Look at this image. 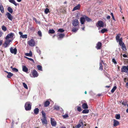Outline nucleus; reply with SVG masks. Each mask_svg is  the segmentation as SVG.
I'll return each mask as SVG.
<instances>
[{
  "instance_id": "1",
  "label": "nucleus",
  "mask_w": 128,
  "mask_h": 128,
  "mask_svg": "<svg viewBox=\"0 0 128 128\" xmlns=\"http://www.w3.org/2000/svg\"><path fill=\"white\" fill-rule=\"evenodd\" d=\"M32 105L30 102H26L25 104L24 107L26 111L30 110L31 109Z\"/></svg>"
},
{
  "instance_id": "2",
  "label": "nucleus",
  "mask_w": 128,
  "mask_h": 128,
  "mask_svg": "<svg viewBox=\"0 0 128 128\" xmlns=\"http://www.w3.org/2000/svg\"><path fill=\"white\" fill-rule=\"evenodd\" d=\"M28 44L30 46H33L35 45V43L33 39H31L28 42Z\"/></svg>"
},
{
  "instance_id": "3",
  "label": "nucleus",
  "mask_w": 128,
  "mask_h": 128,
  "mask_svg": "<svg viewBox=\"0 0 128 128\" xmlns=\"http://www.w3.org/2000/svg\"><path fill=\"white\" fill-rule=\"evenodd\" d=\"M79 22L77 19H75L72 21V25L74 26H76L79 24Z\"/></svg>"
},
{
  "instance_id": "4",
  "label": "nucleus",
  "mask_w": 128,
  "mask_h": 128,
  "mask_svg": "<svg viewBox=\"0 0 128 128\" xmlns=\"http://www.w3.org/2000/svg\"><path fill=\"white\" fill-rule=\"evenodd\" d=\"M97 27H103L104 26V22L101 20L98 21L96 24Z\"/></svg>"
},
{
  "instance_id": "5",
  "label": "nucleus",
  "mask_w": 128,
  "mask_h": 128,
  "mask_svg": "<svg viewBox=\"0 0 128 128\" xmlns=\"http://www.w3.org/2000/svg\"><path fill=\"white\" fill-rule=\"evenodd\" d=\"M121 71L122 72H128V66H123L121 68Z\"/></svg>"
},
{
  "instance_id": "6",
  "label": "nucleus",
  "mask_w": 128,
  "mask_h": 128,
  "mask_svg": "<svg viewBox=\"0 0 128 128\" xmlns=\"http://www.w3.org/2000/svg\"><path fill=\"white\" fill-rule=\"evenodd\" d=\"M102 46V43L100 42H98L96 44L95 47L97 50H100Z\"/></svg>"
},
{
  "instance_id": "7",
  "label": "nucleus",
  "mask_w": 128,
  "mask_h": 128,
  "mask_svg": "<svg viewBox=\"0 0 128 128\" xmlns=\"http://www.w3.org/2000/svg\"><path fill=\"white\" fill-rule=\"evenodd\" d=\"M32 74L34 78L37 77L38 76V73L36 70H34L32 72Z\"/></svg>"
},
{
  "instance_id": "8",
  "label": "nucleus",
  "mask_w": 128,
  "mask_h": 128,
  "mask_svg": "<svg viewBox=\"0 0 128 128\" xmlns=\"http://www.w3.org/2000/svg\"><path fill=\"white\" fill-rule=\"evenodd\" d=\"M10 52L12 54H14L15 55L16 54L17 50L16 48L13 49L11 47L10 49Z\"/></svg>"
},
{
  "instance_id": "9",
  "label": "nucleus",
  "mask_w": 128,
  "mask_h": 128,
  "mask_svg": "<svg viewBox=\"0 0 128 128\" xmlns=\"http://www.w3.org/2000/svg\"><path fill=\"white\" fill-rule=\"evenodd\" d=\"M50 122L52 126H56V123L54 118H51Z\"/></svg>"
},
{
  "instance_id": "10",
  "label": "nucleus",
  "mask_w": 128,
  "mask_h": 128,
  "mask_svg": "<svg viewBox=\"0 0 128 128\" xmlns=\"http://www.w3.org/2000/svg\"><path fill=\"white\" fill-rule=\"evenodd\" d=\"M6 15L7 16L9 20L12 21L13 18V16L10 13L8 12H7L6 14Z\"/></svg>"
},
{
  "instance_id": "11",
  "label": "nucleus",
  "mask_w": 128,
  "mask_h": 128,
  "mask_svg": "<svg viewBox=\"0 0 128 128\" xmlns=\"http://www.w3.org/2000/svg\"><path fill=\"white\" fill-rule=\"evenodd\" d=\"M14 35V34L13 33H10L8 34L6 37V40L9 38H12Z\"/></svg>"
},
{
  "instance_id": "12",
  "label": "nucleus",
  "mask_w": 128,
  "mask_h": 128,
  "mask_svg": "<svg viewBox=\"0 0 128 128\" xmlns=\"http://www.w3.org/2000/svg\"><path fill=\"white\" fill-rule=\"evenodd\" d=\"M11 40H6L5 42L4 45V47H7L8 45L9 44L10 42H11Z\"/></svg>"
},
{
  "instance_id": "13",
  "label": "nucleus",
  "mask_w": 128,
  "mask_h": 128,
  "mask_svg": "<svg viewBox=\"0 0 128 128\" xmlns=\"http://www.w3.org/2000/svg\"><path fill=\"white\" fill-rule=\"evenodd\" d=\"M113 120L114 121L113 126L114 127H116L119 125V122L118 121L115 119H114Z\"/></svg>"
},
{
  "instance_id": "14",
  "label": "nucleus",
  "mask_w": 128,
  "mask_h": 128,
  "mask_svg": "<svg viewBox=\"0 0 128 128\" xmlns=\"http://www.w3.org/2000/svg\"><path fill=\"white\" fill-rule=\"evenodd\" d=\"M41 120L43 124H47V121L46 120V118H42Z\"/></svg>"
},
{
  "instance_id": "15",
  "label": "nucleus",
  "mask_w": 128,
  "mask_h": 128,
  "mask_svg": "<svg viewBox=\"0 0 128 128\" xmlns=\"http://www.w3.org/2000/svg\"><path fill=\"white\" fill-rule=\"evenodd\" d=\"M58 40H60L62 38H63L65 36L64 34H59L58 35Z\"/></svg>"
},
{
  "instance_id": "16",
  "label": "nucleus",
  "mask_w": 128,
  "mask_h": 128,
  "mask_svg": "<svg viewBox=\"0 0 128 128\" xmlns=\"http://www.w3.org/2000/svg\"><path fill=\"white\" fill-rule=\"evenodd\" d=\"M22 71L26 73H28L27 72L28 71V69L25 66H22Z\"/></svg>"
},
{
  "instance_id": "17",
  "label": "nucleus",
  "mask_w": 128,
  "mask_h": 128,
  "mask_svg": "<svg viewBox=\"0 0 128 128\" xmlns=\"http://www.w3.org/2000/svg\"><path fill=\"white\" fill-rule=\"evenodd\" d=\"M82 107L84 109H87L88 108V106L86 103H83L82 105Z\"/></svg>"
},
{
  "instance_id": "18",
  "label": "nucleus",
  "mask_w": 128,
  "mask_h": 128,
  "mask_svg": "<svg viewBox=\"0 0 128 128\" xmlns=\"http://www.w3.org/2000/svg\"><path fill=\"white\" fill-rule=\"evenodd\" d=\"M85 18L83 17H82L80 18V21L81 24H84V22H85Z\"/></svg>"
},
{
  "instance_id": "19",
  "label": "nucleus",
  "mask_w": 128,
  "mask_h": 128,
  "mask_svg": "<svg viewBox=\"0 0 128 128\" xmlns=\"http://www.w3.org/2000/svg\"><path fill=\"white\" fill-rule=\"evenodd\" d=\"M80 4H79L77 6H75L73 9L72 11H74L76 10H78L80 9Z\"/></svg>"
},
{
  "instance_id": "20",
  "label": "nucleus",
  "mask_w": 128,
  "mask_h": 128,
  "mask_svg": "<svg viewBox=\"0 0 128 128\" xmlns=\"http://www.w3.org/2000/svg\"><path fill=\"white\" fill-rule=\"evenodd\" d=\"M50 104V102L48 100H46V102H45L44 104V107H46L48 106Z\"/></svg>"
},
{
  "instance_id": "21",
  "label": "nucleus",
  "mask_w": 128,
  "mask_h": 128,
  "mask_svg": "<svg viewBox=\"0 0 128 128\" xmlns=\"http://www.w3.org/2000/svg\"><path fill=\"white\" fill-rule=\"evenodd\" d=\"M84 17L85 18V19L87 22H89L92 21V20L91 19L88 18V16H85Z\"/></svg>"
},
{
  "instance_id": "22",
  "label": "nucleus",
  "mask_w": 128,
  "mask_h": 128,
  "mask_svg": "<svg viewBox=\"0 0 128 128\" xmlns=\"http://www.w3.org/2000/svg\"><path fill=\"white\" fill-rule=\"evenodd\" d=\"M34 112L36 114H37L39 112V109L38 108H36L34 110Z\"/></svg>"
},
{
  "instance_id": "23",
  "label": "nucleus",
  "mask_w": 128,
  "mask_h": 128,
  "mask_svg": "<svg viewBox=\"0 0 128 128\" xmlns=\"http://www.w3.org/2000/svg\"><path fill=\"white\" fill-rule=\"evenodd\" d=\"M122 48V50L125 52L126 50V46L124 43H123L122 45L121 46Z\"/></svg>"
},
{
  "instance_id": "24",
  "label": "nucleus",
  "mask_w": 128,
  "mask_h": 128,
  "mask_svg": "<svg viewBox=\"0 0 128 128\" xmlns=\"http://www.w3.org/2000/svg\"><path fill=\"white\" fill-rule=\"evenodd\" d=\"M121 34H118L117 35L116 37V40L117 42H118V41L119 40L120 38V37L121 36Z\"/></svg>"
},
{
  "instance_id": "25",
  "label": "nucleus",
  "mask_w": 128,
  "mask_h": 128,
  "mask_svg": "<svg viewBox=\"0 0 128 128\" xmlns=\"http://www.w3.org/2000/svg\"><path fill=\"white\" fill-rule=\"evenodd\" d=\"M9 1L10 2L16 6L18 5V4L14 0H9Z\"/></svg>"
},
{
  "instance_id": "26",
  "label": "nucleus",
  "mask_w": 128,
  "mask_h": 128,
  "mask_svg": "<svg viewBox=\"0 0 128 128\" xmlns=\"http://www.w3.org/2000/svg\"><path fill=\"white\" fill-rule=\"evenodd\" d=\"M78 30V28L77 27H74L72 28V31L73 32H76Z\"/></svg>"
},
{
  "instance_id": "27",
  "label": "nucleus",
  "mask_w": 128,
  "mask_h": 128,
  "mask_svg": "<svg viewBox=\"0 0 128 128\" xmlns=\"http://www.w3.org/2000/svg\"><path fill=\"white\" fill-rule=\"evenodd\" d=\"M0 10L1 12L2 13H3L4 12V8L2 5L1 4H0Z\"/></svg>"
},
{
  "instance_id": "28",
  "label": "nucleus",
  "mask_w": 128,
  "mask_h": 128,
  "mask_svg": "<svg viewBox=\"0 0 128 128\" xmlns=\"http://www.w3.org/2000/svg\"><path fill=\"white\" fill-rule=\"evenodd\" d=\"M122 38H120L119 40L118 41L119 42V44L121 46H122V45L123 43H124L122 41Z\"/></svg>"
},
{
  "instance_id": "29",
  "label": "nucleus",
  "mask_w": 128,
  "mask_h": 128,
  "mask_svg": "<svg viewBox=\"0 0 128 128\" xmlns=\"http://www.w3.org/2000/svg\"><path fill=\"white\" fill-rule=\"evenodd\" d=\"M25 55L28 56L32 57V53L31 51H30V53H26L25 54Z\"/></svg>"
},
{
  "instance_id": "30",
  "label": "nucleus",
  "mask_w": 128,
  "mask_h": 128,
  "mask_svg": "<svg viewBox=\"0 0 128 128\" xmlns=\"http://www.w3.org/2000/svg\"><path fill=\"white\" fill-rule=\"evenodd\" d=\"M13 76V74L10 72L8 73V75H7V77L8 78H10L11 77Z\"/></svg>"
},
{
  "instance_id": "31",
  "label": "nucleus",
  "mask_w": 128,
  "mask_h": 128,
  "mask_svg": "<svg viewBox=\"0 0 128 128\" xmlns=\"http://www.w3.org/2000/svg\"><path fill=\"white\" fill-rule=\"evenodd\" d=\"M8 10L10 13L12 14L13 12V10L10 7H8Z\"/></svg>"
},
{
  "instance_id": "32",
  "label": "nucleus",
  "mask_w": 128,
  "mask_h": 128,
  "mask_svg": "<svg viewBox=\"0 0 128 128\" xmlns=\"http://www.w3.org/2000/svg\"><path fill=\"white\" fill-rule=\"evenodd\" d=\"M42 118H46V113L43 111L42 110Z\"/></svg>"
},
{
  "instance_id": "33",
  "label": "nucleus",
  "mask_w": 128,
  "mask_h": 128,
  "mask_svg": "<svg viewBox=\"0 0 128 128\" xmlns=\"http://www.w3.org/2000/svg\"><path fill=\"white\" fill-rule=\"evenodd\" d=\"M89 112V110H88L84 109L83 110L82 113L84 114H87Z\"/></svg>"
},
{
  "instance_id": "34",
  "label": "nucleus",
  "mask_w": 128,
  "mask_h": 128,
  "mask_svg": "<svg viewBox=\"0 0 128 128\" xmlns=\"http://www.w3.org/2000/svg\"><path fill=\"white\" fill-rule=\"evenodd\" d=\"M102 63V62H100L99 63L100 67L99 69V70H102L103 69Z\"/></svg>"
},
{
  "instance_id": "35",
  "label": "nucleus",
  "mask_w": 128,
  "mask_h": 128,
  "mask_svg": "<svg viewBox=\"0 0 128 128\" xmlns=\"http://www.w3.org/2000/svg\"><path fill=\"white\" fill-rule=\"evenodd\" d=\"M107 31V30L106 28H104L100 30V32L102 33L103 34L105 32Z\"/></svg>"
},
{
  "instance_id": "36",
  "label": "nucleus",
  "mask_w": 128,
  "mask_h": 128,
  "mask_svg": "<svg viewBox=\"0 0 128 128\" xmlns=\"http://www.w3.org/2000/svg\"><path fill=\"white\" fill-rule=\"evenodd\" d=\"M44 12L45 14H47L48 12H50V10L48 8H46L44 10Z\"/></svg>"
},
{
  "instance_id": "37",
  "label": "nucleus",
  "mask_w": 128,
  "mask_h": 128,
  "mask_svg": "<svg viewBox=\"0 0 128 128\" xmlns=\"http://www.w3.org/2000/svg\"><path fill=\"white\" fill-rule=\"evenodd\" d=\"M115 118L117 119H119L120 118V114H116L115 116Z\"/></svg>"
},
{
  "instance_id": "38",
  "label": "nucleus",
  "mask_w": 128,
  "mask_h": 128,
  "mask_svg": "<svg viewBox=\"0 0 128 128\" xmlns=\"http://www.w3.org/2000/svg\"><path fill=\"white\" fill-rule=\"evenodd\" d=\"M117 88L116 87V86H114L113 88L111 90V92L113 93L115 90H116Z\"/></svg>"
},
{
  "instance_id": "39",
  "label": "nucleus",
  "mask_w": 128,
  "mask_h": 128,
  "mask_svg": "<svg viewBox=\"0 0 128 128\" xmlns=\"http://www.w3.org/2000/svg\"><path fill=\"white\" fill-rule=\"evenodd\" d=\"M2 29L4 31H6L7 30L6 27L4 26H3L2 27Z\"/></svg>"
},
{
  "instance_id": "40",
  "label": "nucleus",
  "mask_w": 128,
  "mask_h": 128,
  "mask_svg": "<svg viewBox=\"0 0 128 128\" xmlns=\"http://www.w3.org/2000/svg\"><path fill=\"white\" fill-rule=\"evenodd\" d=\"M37 68L38 69L40 70H42V66L40 65H38L37 66Z\"/></svg>"
},
{
  "instance_id": "41",
  "label": "nucleus",
  "mask_w": 128,
  "mask_h": 128,
  "mask_svg": "<svg viewBox=\"0 0 128 128\" xmlns=\"http://www.w3.org/2000/svg\"><path fill=\"white\" fill-rule=\"evenodd\" d=\"M55 32L53 29H50L49 30V33L50 34H53Z\"/></svg>"
},
{
  "instance_id": "42",
  "label": "nucleus",
  "mask_w": 128,
  "mask_h": 128,
  "mask_svg": "<svg viewBox=\"0 0 128 128\" xmlns=\"http://www.w3.org/2000/svg\"><path fill=\"white\" fill-rule=\"evenodd\" d=\"M104 73L105 76L106 77L108 78H109L110 77V75L108 74L106 72L104 71Z\"/></svg>"
},
{
  "instance_id": "43",
  "label": "nucleus",
  "mask_w": 128,
  "mask_h": 128,
  "mask_svg": "<svg viewBox=\"0 0 128 128\" xmlns=\"http://www.w3.org/2000/svg\"><path fill=\"white\" fill-rule=\"evenodd\" d=\"M64 31V30L62 28H60L58 29V32H63Z\"/></svg>"
},
{
  "instance_id": "44",
  "label": "nucleus",
  "mask_w": 128,
  "mask_h": 128,
  "mask_svg": "<svg viewBox=\"0 0 128 128\" xmlns=\"http://www.w3.org/2000/svg\"><path fill=\"white\" fill-rule=\"evenodd\" d=\"M54 109L57 110H59L60 109V107L59 106H55L54 107Z\"/></svg>"
},
{
  "instance_id": "45",
  "label": "nucleus",
  "mask_w": 128,
  "mask_h": 128,
  "mask_svg": "<svg viewBox=\"0 0 128 128\" xmlns=\"http://www.w3.org/2000/svg\"><path fill=\"white\" fill-rule=\"evenodd\" d=\"M127 102V101L126 100L124 101L122 103V105H124V106H125L126 105V104Z\"/></svg>"
},
{
  "instance_id": "46",
  "label": "nucleus",
  "mask_w": 128,
  "mask_h": 128,
  "mask_svg": "<svg viewBox=\"0 0 128 128\" xmlns=\"http://www.w3.org/2000/svg\"><path fill=\"white\" fill-rule=\"evenodd\" d=\"M23 85L24 87L26 89H28V87L27 85L24 82L23 83Z\"/></svg>"
},
{
  "instance_id": "47",
  "label": "nucleus",
  "mask_w": 128,
  "mask_h": 128,
  "mask_svg": "<svg viewBox=\"0 0 128 128\" xmlns=\"http://www.w3.org/2000/svg\"><path fill=\"white\" fill-rule=\"evenodd\" d=\"M79 124H80L82 125V127L84 126V124L82 122V121L81 120H79Z\"/></svg>"
},
{
  "instance_id": "48",
  "label": "nucleus",
  "mask_w": 128,
  "mask_h": 128,
  "mask_svg": "<svg viewBox=\"0 0 128 128\" xmlns=\"http://www.w3.org/2000/svg\"><path fill=\"white\" fill-rule=\"evenodd\" d=\"M12 70L13 71L15 72H17L18 71V70L15 68H12Z\"/></svg>"
},
{
  "instance_id": "49",
  "label": "nucleus",
  "mask_w": 128,
  "mask_h": 128,
  "mask_svg": "<svg viewBox=\"0 0 128 128\" xmlns=\"http://www.w3.org/2000/svg\"><path fill=\"white\" fill-rule=\"evenodd\" d=\"M62 116L64 118H68V114H66L64 115H63Z\"/></svg>"
},
{
  "instance_id": "50",
  "label": "nucleus",
  "mask_w": 128,
  "mask_h": 128,
  "mask_svg": "<svg viewBox=\"0 0 128 128\" xmlns=\"http://www.w3.org/2000/svg\"><path fill=\"white\" fill-rule=\"evenodd\" d=\"M22 38H27V36L26 34H24V35H22Z\"/></svg>"
},
{
  "instance_id": "51",
  "label": "nucleus",
  "mask_w": 128,
  "mask_h": 128,
  "mask_svg": "<svg viewBox=\"0 0 128 128\" xmlns=\"http://www.w3.org/2000/svg\"><path fill=\"white\" fill-rule=\"evenodd\" d=\"M77 110L79 112H81L82 110V109L80 106H78L77 108Z\"/></svg>"
},
{
  "instance_id": "52",
  "label": "nucleus",
  "mask_w": 128,
  "mask_h": 128,
  "mask_svg": "<svg viewBox=\"0 0 128 128\" xmlns=\"http://www.w3.org/2000/svg\"><path fill=\"white\" fill-rule=\"evenodd\" d=\"M82 126V125L80 124H78L77 125L75 126V128H79Z\"/></svg>"
},
{
  "instance_id": "53",
  "label": "nucleus",
  "mask_w": 128,
  "mask_h": 128,
  "mask_svg": "<svg viewBox=\"0 0 128 128\" xmlns=\"http://www.w3.org/2000/svg\"><path fill=\"white\" fill-rule=\"evenodd\" d=\"M38 34L40 36H42V32L40 31H38Z\"/></svg>"
},
{
  "instance_id": "54",
  "label": "nucleus",
  "mask_w": 128,
  "mask_h": 128,
  "mask_svg": "<svg viewBox=\"0 0 128 128\" xmlns=\"http://www.w3.org/2000/svg\"><path fill=\"white\" fill-rule=\"evenodd\" d=\"M26 58L28 59L29 60H30L33 62H34V60L32 58H28L27 57H26Z\"/></svg>"
},
{
  "instance_id": "55",
  "label": "nucleus",
  "mask_w": 128,
  "mask_h": 128,
  "mask_svg": "<svg viewBox=\"0 0 128 128\" xmlns=\"http://www.w3.org/2000/svg\"><path fill=\"white\" fill-rule=\"evenodd\" d=\"M112 62L114 63L115 64H116L117 63V62L115 60V59L114 58H113L112 59Z\"/></svg>"
},
{
  "instance_id": "56",
  "label": "nucleus",
  "mask_w": 128,
  "mask_h": 128,
  "mask_svg": "<svg viewBox=\"0 0 128 128\" xmlns=\"http://www.w3.org/2000/svg\"><path fill=\"white\" fill-rule=\"evenodd\" d=\"M37 52L39 54H41V51L40 50H37Z\"/></svg>"
},
{
  "instance_id": "57",
  "label": "nucleus",
  "mask_w": 128,
  "mask_h": 128,
  "mask_svg": "<svg viewBox=\"0 0 128 128\" xmlns=\"http://www.w3.org/2000/svg\"><path fill=\"white\" fill-rule=\"evenodd\" d=\"M110 16H108L106 17V18L108 20H109L110 19Z\"/></svg>"
},
{
  "instance_id": "58",
  "label": "nucleus",
  "mask_w": 128,
  "mask_h": 128,
  "mask_svg": "<svg viewBox=\"0 0 128 128\" xmlns=\"http://www.w3.org/2000/svg\"><path fill=\"white\" fill-rule=\"evenodd\" d=\"M123 56L124 58H127V55L125 54H124L123 55Z\"/></svg>"
},
{
  "instance_id": "59",
  "label": "nucleus",
  "mask_w": 128,
  "mask_h": 128,
  "mask_svg": "<svg viewBox=\"0 0 128 128\" xmlns=\"http://www.w3.org/2000/svg\"><path fill=\"white\" fill-rule=\"evenodd\" d=\"M2 34L3 33L2 32L0 31V37L2 36Z\"/></svg>"
},
{
  "instance_id": "60",
  "label": "nucleus",
  "mask_w": 128,
  "mask_h": 128,
  "mask_svg": "<svg viewBox=\"0 0 128 128\" xmlns=\"http://www.w3.org/2000/svg\"><path fill=\"white\" fill-rule=\"evenodd\" d=\"M126 87L128 88V82H127L126 84Z\"/></svg>"
},
{
  "instance_id": "61",
  "label": "nucleus",
  "mask_w": 128,
  "mask_h": 128,
  "mask_svg": "<svg viewBox=\"0 0 128 128\" xmlns=\"http://www.w3.org/2000/svg\"><path fill=\"white\" fill-rule=\"evenodd\" d=\"M19 34L21 36L22 35V33L21 32H19Z\"/></svg>"
},
{
  "instance_id": "62",
  "label": "nucleus",
  "mask_w": 128,
  "mask_h": 128,
  "mask_svg": "<svg viewBox=\"0 0 128 128\" xmlns=\"http://www.w3.org/2000/svg\"><path fill=\"white\" fill-rule=\"evenodd\" d=\"M101 62H102L103 64H104V65L105 66H106V63H104V62H103V61L102 60H101Z\"/></svg>"
},
{
  "instance_id": "63",
  "label": "nucleus",
  "mask_w": 128,
  "mask_h": 128,
  "mask_svg": "<svg viewBox=\"0 0 128 128\" xmlns=\"http://www.w3.org/2000/svg\"><path fill=\"white\" fill-rule=\"evenodd\" d=\"M126 78H125L124 79V82H126Z\"/></svg>"
},
{
  "instance_id": "64",
  "label": "nucleus",
  "mask_w": 128,
  "mask_h": 128,
  "mask_svg": "<svg viewBox=\"0 0 128 128\" xmlns=\"http://www.w3.org/2000/svg\"><path fill=\"white\" fill-rule=\"evenodd\" d=\"M2 44V41L0 40V46H1Z\"/></svg>"
}]
</instances>
